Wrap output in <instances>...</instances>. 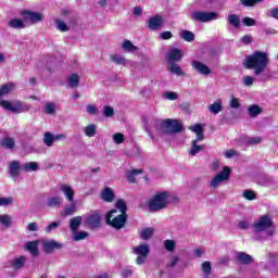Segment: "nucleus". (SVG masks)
Listing matches in <instances>:
<instances>
[{"instance_id": "2eb2a0df", "label": "nucleus", "mask_w": 278, "mask_h": 278, "mask_svg": "<svg viewBox=\"0 0 278 278\" xmlns=\"http://www.w3.org/2000/svg\"><path fill=\"white\" fill-rule=\"evenodd\" d=\"M164 23V20L161 15H155L153 17H150L148 21V29H151L152 31H157L160 27H162Z\"/></svg>"}, {"instance_id": "338daca9", "label": "nucleus", "mask_w": 278, "mask_h": 278, "mask_svg": "<svg viewBox=\"0 0 278 278\" xmlns=\"http://www.w3.org/2000/svg\"><path fill=\"white\" fill-rule=\"evenodd\" d=\"M131 275H134V270H131L130 268H126L122 271L123 278L131 277Z\"/></svg>"}, {"instance_id": "aec40b11", "label": "nucleus", "mask_w": 278, "mask_h": 278, "mask_svg": "<svg viewBox=\"0 0 278 278\" xmlns=\"http://www.w3.org/2000/svg\"><path fill=\"white\" fill-rule=\"evenodd\" d=\"M167 71H169L172 75H177V77H184V75H186L184 70H181V66L177 63H167Z\"/></svg>"}, {"instance_id": "603ef678", "label": "nucleus", "mask_w": 278, "mask_h": 278, "mask_svg": "<svg viewBox=\"0 0 278 278\" xmlns=\"http://www.w3.org/2000/svg\"><path fill=\"white\" fill-rule=\"evenodd\" d=\"M113 141L115 142V144H123L125 142V135L121 132L114 134Z\"/></svg>"}, {"instance_id": "37998d69", "label": "nucleus", "mask_w": 278, "mask_h": 278, "mask_svg": "<svg viewBox=\"0 0 278 278\" xmlns=\"http://www.w3.org/2000/svg\"><path fill=\"white\" fill-rule=\"evenodd\" d=\"M180 38L186 40V42H192L194 40V34L190 30H182L180 31Z\"/></svg>"}, {"instance_id": "dca6fc26", "label": "nucleus", "mask_w": 278, "mask_h": 278, "mask_svg": "<svg viewBox=\"0 0 278 278\" xmlns=\"http://www.w3.org/2000/svg\"><path fill=\"white\" fill-rule=\"evenodd\" d=\"M100 198L102 199V201H105V203L114 202V199H115L114 189L110 187H105L101 191Z\"/></svg>"}, {"instance_id": "393cba45", "label": "nucleus", "mask_w": 278, "mask_h": 278, "mask_svg": "<svg viewBox=\"0 0 278 278\" xmlns=\"http://www.w3.org/2000/svg\"><path fill=\"white\" fill-rule=\"evenodd\" d=\"M262 112H264V109H262V106H260L257 104H251L248 108V113L251 116V118H257V116H260V114H262Z\"/></svg>"}, {"instance_id": "8fccbe9b", "label": "nucleus", "mask_w": 278, "mask_h": 278, "mask_svg": "<svg viewBox=\"0 0 278 278\" xmlns=\"http://www.w3.org/2000/svg\"><path fill=\"white\" fill-rule=\"evenodd\" d=\"M164 99H167L168 101H177L179 99V94L175 91H166L163 94Z\"/></svg>"}, {"instance_id": "f257e3e1", "label": "nucleus", "mask_w": 278, "mask_h": 278, "mask_svg": "<svg viewBox=\"0 0 278 278\" xmlns=\"http://www.w3.org/2000/svg\"><path fill=\"white\" fill-rule=\"evenodd\" d=\"M142 122L150 138H153V131L162 136V134H179L184 130V126L177 119H151L149 123V119L143 117Z\"/></svg>"}, {"instance_id": "c9c22d12", "label": "nucleus", "mask_w": 278, "mask_h": 278, "mask_svg": "<svg viewBox=\"0 0 278 278\" xmlns=\"http://www.w3.org/2000/svg\"><path fill=\"white\" fill-rule=\"evenodd\" d=\"M0 225L5 229H10V227H12V216L8 214L0 215Z\"/></svg>"}, {"instance_id": "cd10ccee", "label": "nucleus", "mask_w": 278, "mask_h": 278, "mask_svg": "<svg viewBox=\"0 0 278 278\" xmlns=\"http://www.w3.org/2000/svg\"><path fill=\"white\" fill-rule=\"evenodd\" d=\"M201 269L204 278H212V263L210 261L203 262L201 264Z\"/></svg>"}, {"instance_id": "423d86ee", "label": "nucleus", "mask_w": 278, "mask_h": 278, "mask_svg": "<svg viewBox=\"0 0 278 278\" xmlns=\"http://www.w3.org/2000/svg\"><path fill=\"white\" fill-rule=\"evenodd\" d=\"M229 177H231V168H229V166H224L223 170L211 179V188H214V190H216V188L222 186L224 181H229Z\"/></svg>"}, {"instance_id": "6e6552de", "label": "nucleus", "mask_w": 278, "mask_h": 278, "mask_svg": "<svg viewBox=\"0 0 278 278\" xmlns=\"http://www.w3.org/2000/svg\"><path fill=\"white\" fill-rule=\"evenodd\" d=\"M22 16L26 23H29L30 25H36L38 23H42L45 21V14L40 12L24 10L22 11Z\"/></svg>"}, {"instance_id": "c03bdc74", "label": "nucleus", "mask_w": 278, "mask_h": 278, "mask_svg": "<svg viewBox=\"0 0 278 278\" xmlns=\"http://www.w3.org/2000/svg\"><path fill=\"white\" fill-rule=\"evenodd\" d=\"M164 248L169 252L173 253V251H175V249H177V243L175 242V240H170L167 239L164 241Z\"/></svg>"}, {"instance_id": "c756f323", "label": "nucleus", "mask_w": 278, "mask_h": 278, "mask_svg": "<svg viewBox=\"0 0 278 278\" xmlns=\"http://www.w3.org/2000/svg\"><path fill=\"white\" fill-rule=\"evenodd\" d=\"M81 216H76L70 219V229L74 233L79 229V226L81 225Z\"/></svg>"}, {"instance_id": "4be33fe9", "label": "nucleus", "mask_w": 278, "mask_h": 278, "mask_svg": "<svg viewBox=\"0 0 278 278\" xmlns=\"http://www.w3.org/2000/svg\"><path fill=\"white\" fill-rule=\"evenodd\" d=\"M208 112L214 115L220 114L223 112V99H217L213 104H210Z\"/></svg>"}, {"instance_id": "a18cd8bd", "label": "nucleus", "mask_w": 278, "mask_h": 278, "mask_svg": "<svg viewBox=\"0 0 278 278\" xmlns=\"http://www.w3.org/2000/svg\"><path fill=\"white\" fill-rule=\"evenodd\" d=\"M74 236H73V240L75 242H79V240H86V238H88V232L87 231H75L73 232Z\"/></svg>"}, {"instance_id": "f3484780", "label": "nucleus", "mask_w": 278, "mask_h": 278, "mask_svg": "<svg viewBox=\"0 0 278 278\" xmlns=\"http://www.w3.org/2000/svg\"><path fill=\"white\" fill-rule=\"evenodd\" d=\"M22 170H23V165H21L20 161H13L10 163L9 173L11 177H18Z\"/></svg>"}, {"instance_id": "864d4df0", "label": "nucleus", "mask_w": 278, "mask_h": 278, "mask_svg": "<svg viewBox=\"0 0 278 278\" xmlns=\"http://www.w3.org/2000/svg\"><path fill=\"white\" fill-rule=\"evenodd\" d=\"M14 203V199L8 198H0V207H8V205H12Z\"/></svg>"}, {"instance_id": "4468645a", "label": "nucleus", "mask_w": 278, "mask_h": 278, "mask_svg": "<svg viewBox=\"0 0 278 278\" xmlns=\"http://www.w3.org/2000/svg\"><path fill=\"white\" fill-rule=\"evenodd\" d=\"M60 191L64 194L68 203H75V189L71 185L62 184L60 186Z\"/></svg>"}, {"instance_id": "a878e982", "label": "nucleus", "mask_w": 278, "mask_h": 278, "mask_svg": "<svg viewBox=\"0 0 278 278\" xmlns=\"http://www.w3.org/2000/svg\"><path fill=\"white\" fill-rule=\"evenodd\" d=\"M153 233H155V229L153 227L143 228L139 232V238L141 240H151V238H153Z\"/></svg>"}, {"instance_id": "20e7f679", "label": "nucleus", "mask_w": 278, "mask_h": 278, "mask_svg": "<svg viewBox=\"0 0 278 278\" xmlns=\"http://www.w3.org/2000/svg\"><path fill=\"white\" fill-rule=\"evenodd\" d=\"M150 212H160L168 207V192H157L148 201Z\"/></svg>"}, {"instance_id": "680f3d73", "label": "nucleus", "mask_w": 278, "mask_h": 278, "mask_svg": "<svg viewBox=\"0 0 278 278\" xmlns=\"http://www.w3.org/2000/svg\"><path fill=\"white\" fill-rule=\"evenodd\" d=\"M262 0H241V4L245 8L253 7L255 3H260Z\"/></svg>"}, {"instance_id": "6ab92c4d", "label": "nucleus", "mask_w": 278, "mask_h": 278, "mask_svg": "<svg viewBox=\"0 0 278 278\" xmlns=\"http://www.w3.org/2000/svg\"><path fill=\"white\" fill-rule=\"evenodd\" d=\"M42 247L45 253H51L54 249H62L63 244L56 241H43Z\"/></svg>"}, {"instance_id": "69168bd1", "label": "nucleus", "mask_w": 278, "mask_h": 278, "mask_svg": "<svg viewBox=\"0 0 278 278\" xmlns=\"http://www.w3.org/2000/svg\"><path fill=\"white\" fill-rule=\"evenodd\" d=\"M241 42L242 45H251V42H253V37L245 35L241 38Z\"/></svg>"}, {"instance_id": "c85d7f7f", "label": "nucleus", "mask_w": 278, "mask_h": 278, "mask_svg": "<svg viewBox=\"0 0 278 278\" xmlns=\"http://www.w3.org/2000/svg\"><path fill=\"white\" fill-rule=\"evenodd\" d=\"M84 134L87 136V138H94L97 136V125L96 124H89L84 128Z\"/></svg>"}, {"instance_id": "0eeeda50", "label": "nucleus", "mask_w": 278, "mask_h": 278, "mask_svg": "<svg viewBox=\"0 0 278 278\" xmlns=\"http://www.w3.org/2000/svg\"><path fill=\"white\" fill-rule=\"evenodd\" d=\"M132 253L137 255L136 264H138V266H141V264H144V262H147V257L149 256V253H151V249L149 248V244L142 243L134 247Z\"/></svg>"}, {"instance_id": "6e6d98bb", "label": "nucleus", "mask_w": 278, "mask_h": 278, "mask_svg": "<svg viewBox=\"0 0 278 278\" xmlns=\"http://www.w3.org/2000/svg\"><path fill=\"white\" fill-rule=\"evenodd\" d=\"M103 115L106 118H112V116H114V108H112V106H103Z\"/></svg>"}, {"instance_id": "a211bd4d", "label": "nucleus", "mask_w": 278, "mask_h": 278, "mask_svg": "<svg viewBox=\"0 0 278 278\" xmlns=\"http://www.w3.org/2000/svg\"><path fill=\"white\" fill-rule=\"evenodd\" d=\"M25 264H27L26 256H18L12 260L11 266L14 270H21V268H25Z\"/></svg>"}, {"instance_id": "79ce46f5", "label": "nucleus", "mask_w": 278, "mask_h": 278, "mask_svg": "<svg viewBox=\"0 0 278 278\" xmlns=\"http://www.w3.org/2000/svg\"><path fill=\"white\" fill-rule=\"evenodd\" d=\"M53 142H55L54 135L49 131L45 132L43 144H46V147H51Z\"/></svg>"}, {"instance_id": "72a5a7b5", "label": "nucleus", "mask_w": 278, "mask_h": 278, "mask_svg": "<svg viewBox=\"0 0 278 278\" xmlns=\"http://www.w3.org/2000/svg\"><path fill=\"white\" fill-rule=\"evenodd\" d=\"M189 129L195 134V140H203V126L201 124H195L194 126L189 127Z\"/></svg>"}, {"instance_id": "7c9ffc66", "label": "nucleus", "mask_w": 278, "mask_h": 278, "mask_svg": "<svg viewBox=\"0 0 278 278\" xmlns=\"http://www.w3.org/2000/svg\"><path fill=\"white\" fill-rule=\"evenodd\" d=\"M71 204L65 206V208L62 211L61 216H73L77 212V205H75V202H70Z\"/></svg>"}, {"instance_id": "774afa93", "label": "nucleus", "mask_w": 278, "mask_h": 278, "mask_svg": "<svg viewBox=\"0 0 278 278\" xmlns=\"http://www.w3.org/2000/svg\"><path fill=\"white\" fill-rule=\"evenodd\" d=\"M269 16H271V18H276L278 21V9H271L269 11Z\"/></svg>"}, {"instance_id": "13d9d810", "label": "nucleus", "mask_w": 278, "mask_h": 278, "mask_svg": "<svg viewBox=\"0 0 278 278\" xmlns=\"http://www.w3.org/2000/svg\"><path fill=\"white\" fill-rule=\"evenodd\" d=\"M243 199H247L248 201H254L255 199V192L251 191V190H245L243 192Z\"/></svg>"}, {"instance_id": "4d7b16f0", "label": "nucleus", "mask_w": 278, "mask_h": 278, "mask_svg": "<svg viewBox=\"0 0 278 278\" xmlns=\"http://www.w3.org/2000/svg\"><path fill=\"white\" fill-rule=\"evenodd\" d=\"M58 227H60V222H53L45 228V231L46 233H51V231H54Z\"/></svg>"}, {"instance_id": "4c0bfd02", "label": "nucleus", "mask_w": 278, "mask_h": 278, "mask_svg": "<svg viewBox=\"0 0 278 278\" xmlns=\"http://www.w3.org/2000/svg\"><path fill=\"white\" fill-rule=\"evenodd\" d=\"M55 110H58V106L53 102H46L43 105V112L49 116H53V114H55Z\"/></svg>"}, {"instance_id": "a19ab883", "label": "nucleus", "mask_w": 278, "mask_h": 278, "mask_svg": "<svg viewBox=\"0 0 278 278\" xmlns=\"http://www.w3.org/2000/svg\"><path fill=\"white\" fill-rule=\"evenodd\" d=\"M228 23L235 27V29H238L240 27V16L236 14H229L228 15Z\"/></svg>"}, {"instance_id": "1a4fd4ad", "label": "nucleus", "mask_w": 278, "mask_h": 278, "mask_svg": "<svg viewBox=\"0 0 278 278\" xmlns=\"http://www.w3.org/2000/svg\"><path fill=\"white\" fill-rule=\"evenodd\" d=\"M273 227V219L268 215L261 216L254 224V231L262 232L270 229Z\"/></svg>"}, {"instance_id": "0e129e2a", "label": "nucleus", "mask_w": 278, "mask_h": 278, "mask_svg": "<svg viewBox=\"0 0 278 278\" xmlns=\"http://www.w3.org/2000/svg\"><path fill=\"white\" fill-rule=\"evenodd\" d=\"M161 40H170L173 38V33L166 30L160 34Z\"/></svg>"}, {"instance_id": "3c124183", "label": "nucleus", "mask_w": 278, "mask_h": 278, "mask_svg": "<svg viewBox=\"0 0 278 278\" xmlns=\"http://www.w3.org/2000/svg\"><path fill=\"white\" fill-rule=\"evenodd\" d=\"M55 25H56V29H59V31H68V26L66 25V23L62 20H55Z\"/></svg>"}, {"instance_id": "bf43d9fd", "label": "nucleus", "mask_w": 278, "mask_h": 278, "mask_svg": "<svg viewBox=\"0 0 278 278\" xmlns=\"http://www.w3.org/2000/svg\"><path fill=\"white\" fill-rule=\"evenodd\" d=\"M230 108H232V110H239V108H240V100H238V98H236V97H231V99H230Z\"/></svg>"}, {"instance_id": "b1692460", "label": "nucleus", "mask_w": 278, "mask_h": 278, "mask_svg": "<svg viewBox=\"0 0 278 278\" xmlns=\"http://www.w3.org/2000/svg\"><path fill=\"white\" fill-rule=\"evenodd\" d=\"M62 203H64V199L62 197H50L47 199L48 207H61Z\"/></svg>"}, {"instance_id": "e433bc0d", "label": "nucleus", "mask_w": 278, "mask_h": 278, "mask_svg": "<svg viewBox=\"0 0 278 278\" xmlns=\"http://www.w3.org/2000/svg\"><path fill=\"white\" fill-rule=\"evenodd\" d=\"M68 88H77L79 86V75L71 74L67 78Z\"/></svg>"}, {"instance_id": "de8ad7c7", "label": "nucleus", "mask_w": 278, "mask_h": 278, "mask_svg": "<svg viewBox=\"0 0 278 278\" xmlns=\"http://www.w3.org/2000/svg\"><path fill=\"white\" fill-rule=\"evenodd\" d=\"M140 174H142V169L130 170V173L128 174V177H127L128 181L130 184H136V175H140Z\"/></svg>"}, {"instance_id": "f03ea898", "label": "nucleus", "mask_w": 278, "mask_h": 278, "mask_svg": "<svg viewBox=\"0 0 278 278\" xmlns=\"http://www.w3.org/2000/svg\"><path fill=\"white\" fill-rule=\"evenodd\" d=\"M115 207L106 214V225L113 229H123L127 223V203L124 200H118Z\"/></svg>"}, {"instance_id": "412c9836", "label": "nucleus", "mask_w": 278, "mask_h": 278, "mask_svg": "<svg viewBox=\"0 0 278 278\" xmlns=\"http://www.w3.org/2000/svg\"><path fill=\"white\" fill-rule=\"evenodd\" d=\"M25 251H28L33 257H38V241H29L24 247Z\"/></svg>"}, {"instance_id": "f704fd0d", "label": "nucleus", "mask_w": 278, "mask_h": 278, "mask_svg": "<svg viewBox=\"0 0 278 278\" xmlns=\"http://www.w3.org/2000/svg\"><path fill=\"white\" fill-rule=\"evenodd\" d=\"M122 49L126 53H134V51H138V47L134 46V43L127 39L122 42Z\"/></svg>"}, {"instance_id": "bb28decb", "label": "nucleus", "mask_w": 278, "mask_h": 278, "mask_svg": "<svg viewBox=\"0 0 278 278\" xmlns=\"http://www.w3.org/2000/svg\"><path fill=\"white\" fill-rule=\"evenodd\" d=\"M9 27H11L12 29H25L27 25L25 24V21L21 18H13L9 21Z\"/></svg>"}, {"instance_id": "e2e57ef3", "label": "nucleus", "mask_w": 278, "mask_h": 278, "mask_svg": "<svg viewBox=\"0 0 278 278\" xmlns=\"http://www.w3.org/2000/svg\"><path fill=\"white\" fill-rule=\"evenodd\" d=\"M254 83H255V77H253V76H244L243 77L244 86H253Z\"/></svg>"}, {"instance_id": "5701e85b", "label": "nucleus", "mask_w": 278, "mask_h": 278, "mask_svg": "<svg viewBox=\"0 0 278 278\" xmlns=\"http://www.w3.org/2000/svg\"><path fill=\"white\" fill-rule=\"evenodd\" d=\"M110 60L114 62V64H118L121 66H129V64H131L129 60H125V56L121 54H112Z\"/></svg>"}, {"instance_id": "9d476101", "label": "nucleus", "mask_w": 278, "mask_h": 278, "mask_svg": "<svg viewBox=\"0 0 278 278\" xmlns=\"http://www.w3.org/2000/svg\"><path fill=\"white\" fill-rule=\"evenodd\" d=\"M182 59H184V51H181V49H179V48L172 47L165 53V61L167 64L181 62Z\"/></svg>"}, {"instance_id": "5fc2aeb1", "label": "nucleus", "mask_w": 278, "mask_h": 278, "mask_svg": "<svg viewBox=\"0 0 278 278\" xmlns=\"http://www.w3.org/2000/svg\"><path fill=\"white\" fill-rule=\"evenodd\" d=\"M245 142L250 146L260 144L262 142V137H248Z\"/></svg>"}, {"instance_id": "052dcab7", "label": "nucleus", "mask_w": 278, "mask_h": 278, "mask_svg": "<svg viewBox=\"0 0 278 278\" xmlns=\"http://www.w3.org/2000/svg\"><path fill=\"white\" fill-rule=\"evenodd\" d=\"M242 23H243V25H245L247 27H253V26H255V24H256L255 20L252 18V17H244V18L242 20Z\"/></svg>"}, {"instance_id": "49530a36", "label": "nucleus", "mask_w": 278, "mask_h": 278, "mask_svg": "<svg viewBox=\"0 0 278 278\" xmlns=\"http://www.w3.org/2000/svg\"><path fill=\"white\" fill-rule=\"evenodd\" d=\"M1 144L4 147V149H12L15 143L12 137H5L1 140Z\"/></svg>"}, {"instance_id": "2f4dec72", "label": "nucleus", "mask_w": 278, "mask_h": 278, "mask_svg": "<svg viewBox=\"0 0 278 278\" xmlns=\"http://www.w3.org/2000/svg\"><path fill=\"white\" fill-rule=\"evenodd\" d=\"M14 90V84L13 83H8L2 86H0V99L2 97H5V94H10Z\"/></svg>"}, {"instance_id": "58836bf2", "label": "nucleus", "mask_w": 278, "mask_h": 278, "mask_svg": "<svg viewBox=\"0 0 278 278\" xmlns=\"http://www.w3.org/2000/svg\"><path fill=\"white\" fill-rule=\"evenodd\" d=\"M22 168L26 173H34L38 170V163L36 162H28L22 165Z\"/></svg>"}, {"instance_id": "ddd939ff", "label": "nucleus", "mask_w": 278, "mask_h": 278, "mask_svg": "<svg viewBox=\"0 0 278 278\" xmlns=\"http://www.w3.org/2000/svg\"><path fill=\"white\" fill-rule=\"evenodd\" d=\"M191 66L194 71H197V73H199V75H204L205 77H207V75H212V70L210 66L201 61H192Z\"/></svg>"}, {"instance_id": "09e8293b", "label": "nucleus", "mask_w": 278, "mask_h": 278, "mask_svg": "<svg viewBox=\"0 0 278 278\" xmlns=\"http://www.w3.org/2000/svg\"><path fill=\"white\" fill-rule=\"evenodd\" d=\"M86 111L90 116H97V114H99V108H97L94 104H88L86 106Z\"/></svg>"}, {"instance_id": "ea45409f", "label": "nucleus", "mask_w": 278, "mask_h": 278, "mask_svg": "<svg viewBox=\"0 0 278 278\" xmlns=\"http://www.w3.org/2000/svg\"><path fill=\"white\" fill-rule=\"evenodd\" d=\"M197 142H201V140H192L191 142V150H190V155L194 156L197 153H200V151H203V146H198Z\"/></svg>"}, {"instance_id": "7ed1b4c3", "label": "nucleus", "mask_w": 278, "mask_h": 278, "mask_svg": "<svg viewBox=\"0 0 278 278\" xmlns=\"http://www.w3.org/2000/svg\"><path fill=\"white\" fill-rule=\"evenodd\" d=\"M269 63L268 53L256 51L252 55L247 56L243 64L249 71H254V75L260 76L268 68Z\"/></svg>"}, {"instance_id": "f8f14e48", "label": "nucleus", "mask_w": 278, "mask_h": 278, "mask_svg": "<svg viewBox=\"0 0 278 278\" xmlns=\"http://www.w3.org/2000/svg\"><path fill=\"white\" fill-rule=\"evenodd\" d=\"M0 105L8 110L9 112H14L15 114H21L23 112V104L18 101L10 102L8 100L0 101Z\"/></svg>"}, {"instance_id": "9b49d317", "label": "nucleus", "mask_w": 278, "mask_h": 278, "mask_svg": "<svg viewBox=\"0 0 278 278\" xmlns=\"http://www.w3.org/2000/svg\"><path fill=\"white\" fill-rule=\"evenodd\" d=\"M85 225L89 229H98V227H101V214L98 212L90 213L85 217Z\"/></svg>"}, {"instance_id": "473e14b6", "label": "nucleus", "mask_w": 278, "mask_h": 278, "mask_svg": "<svg viewBox=\"0 0 278 278\" xmlns=\"http://www.w3.org/2000/svg\"><path fill=\"white\" fill-rule=\"evenodd\" d=\"M237 260L240 264H251L253 262V257L244 252H238Z\"/></svg>"}, {"instance_id": "39448f33", "label": "nucleus", "mask_w": 278, "mask_h": 278, "mask_svg": "<svg viewBox=\"0 0 278 278\" xmlns=\"http://www.w3.org/2000/svg\"><path fill=\"white\" fill-rule=\"evenodd\" d=\"M190 18L197 23H210L218 18V13L207 11H193L190 14Z\"/></svg>"}]
</instances>
